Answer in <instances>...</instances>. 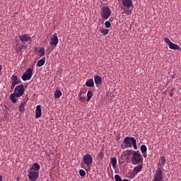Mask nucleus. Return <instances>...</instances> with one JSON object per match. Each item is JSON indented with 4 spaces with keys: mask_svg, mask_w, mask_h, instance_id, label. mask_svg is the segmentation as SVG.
<instances>
[{
    "mask_svg": "<svg viewBox=\"0 0 181 181\" xmlns=\"http://www.w3.org/2000/svg\"><path fill=\"white\" fill-rule=\"evenodd\" d=\"M15 46H22V43H21V41L19 40H16V45Z\"/></svg>",
    "mask_w": 181,
    "mask_h": 181,
    "instance_id": "f704fd0d",
    "label": "nucleus"
},
{
    "mask_svg": "<svg viewBox=\"0 0 181 181\" xmlns=\"http://www.w3.org/2000/svg\"><path fill=\"white\" fill-rule=\"evenodd\" d=\"M0 181H4V177H2V175H0Z\"/></svg>",
    "mask_w": 181,
    "mask_h": 181,
    "instance_id": "58836bf2",
    "label": "nucleus"
},
{
    "mask_svg": "<svg viewBox=\"0 0 181 181\" xmlns=\"http://www.w3.org/2000/svg\"><path fill=\"white\" fill-rule=\"evenodd\" d=\"M142 168H144L142 164H139V165H137L136 167H135L134 168V171L136 172V173H139V172H141V170H142Z\"/></svg>",
    "mask_w": 181,
    "mask_h": 181,
    "instance_id": "aec40b11",
    "label": "nucleus"
},
{
    "mask_svg": "<svg viewBox=\"0 0 181 181\" xmlns=\"http://www.w3.org/2000/svg\"><path fill=\"white\" fill-rule=\"evenodd\" d=\"M132 153H134V152H132V150H128L127 151V154L129 156L130 155H132Z\"/></svg>",
    "mask_w": 181,
    "mask_h": 181,
    "instance_id": "c9c22d12",
    "label": "nucleus"
},
{
    "mask_svg": "<svg viewBox=\"0 0 181 181\" xmlns=\"http://www.w3.org/2000/svg\"><path fill=\"white\" fill-rule=\"evenodd\" d=\"M11 80H12V81H21V79H19L18 78V76H16V75H13L11 76Z\"/></svg>",
    "mask_w": 181,
    "mask_h": 181,
    "instance_id": "bb28decb",
    "label": "nucleus"
},
{
    "mask_svg": "<svg viewBox=\"0 0 181 181\" xmlns=\"http://www.w3.org/2000/svg\"><path fill=\"white\" fill-rule=\"evenodd\" d=\"M32 76H33V69L30 68L23 74L21 78L23 81H28L32 78Z\"/></svg>",
    "mask_w": 181,
    "mask_h": 181,
    "instance_id": "6e6552de",
    "label": "nucleus"
},
{
    "mask_svg": "<svg viewBox=\"0 0 181 181\" xmlns=\"http://www.w3.org/2000/svg\"><path fill=\"white\" fill-rule=\"evenodd\" d=\"M164 42H165V43H167V45H168V46H170V44L172 43L170 40H169V38H168V37L164 38Z\"/></svg>",
    "mask_w": 181,
    "mask_h": 181,
    "instance_id": "c756f323",
    "label": "nucleus"
},
{
    "mask_svg": "<svg viewBox=\"0 0 181 181\" xmlns=\"http://www.w3.org/2000/svg\"><path fill=\"white\" fill-rule=\"evenodd\" d=\"M85 86L86 87H94V80L93 78L87 79Z\"/></svg>",
    "mask_w": 181,
    "mask_h": 181,
    "instance_id": "dca6fc26",
    "label": "nucleus"
},
{
    "mask_svg": "<svg viewBox=\"0 0 181 181\" xmlns=\"http://www.w3.org/2000/svg\"><path fill=\"white\" fill-rule=\"evenodd\" d=\"M59 44V37H57V34L54 33L51 36V39L49 40V45L51 46H54V47H56L57 45Z\"/></svg>",
    "mask_w": 181,
    "mask_h": 181,
    "instance_id": "9b49d317",
    "label": "nucleus"
},
{
    "mask_svg": "<svg viewBox=\"0 0 181 181\" xmlns=\"http://www.w3.org/2000/svg\"><path fill=\"white\" fill-rule=\"evenodd\" d=\"M91 97H93V92L88 90L87 93V101H90V100H91Z\"/></svg>",
    "mask_w": 181,
    "mask_h": 181,
    "instance_id": "a878e982",
    "label": "nucleus"
},
{
    "mask_svg": "<svg viewBox=\"0 0 181 181\" xmlns=\"http://www.w3.org/2000/svg\"><path fill=\"white\" fill-rule=\"evenodd\" d=\"M22 43H32V37L28 34H23L18 37Z\"/></svg>",
    "mask_w": 181,
    "mask_h": 181,
    "instance_id": "1a4fd4ad",
    "label": "nucleus"
},
{
    "mask_svg": "<svg viewBox=\"0 0 181 181\" xmlns=\"http://www.w3.org/2000/svg\"><path fill=\"white\" fill-rule=\"evenodd\" d=\"M45 63H46V57H44L37 62V67H42L45 65Z\"/></svg>",
    "mask_w": 181,
    "mask_h": 181,
    "instance_id": "f3484780",
    "label": "nucleus"
},
{
    "mask_svg": "<svg viewBox=\"0 0 181 181\" xmlns=\"http://www.w3.org/2000/svg\"><path fill=\"white\" fill-rule=\"evenodd\" d=\"M115 180H116V181H122V178H121V176H119V175H115Z\"/></svg>",
    "mask_w": 181,
    "mask_h": 181,
    "instance_id": "c85d7f7f",
    "label": "nucleus"
},
{
    "mask_svg": "<svg viewBox=\"0 0 181 181\" xmlns=\"http://www.w3.org/2000/svg\"><path fill=\"white\" fill-rule=\"evenodd\" d=\"M131 161L133 165H139V163L144 162V158L141 153H138V151H133V156Z\"/></svg>",
    "mask_w": 181,
    "mask_h": 181,
    "instance_id": "423d86ee",
    "label": "nucleus"
},
{
    "mask_svg": "<svg viewBox=\"0 0 181 181\" xmlns=\"http://www.w3.org/2000/svg\"><path fill=\"white\" fill-rule=\"evenodd\" d=\"M38 54L40 57H43V56H45V48L40 47V49L38 51Z\"/></svg>",
    "mask_w": 181,
    "mask_h": 181,
    "instance_id": "4be33fe9",
    "label": "nucleus"
},
{
    "mask_svg": "<svg viewBox=\"0 0 181 181\" xmlns=\"http://www.w3.org/2000/svg\"><path fill=\"white\" fill-rule=\"evenodd\" d=\"M140 151L144 156V158H146L148 155H146V152L148 151V148L145 145H141L140 147Z\"/></svg>",
    "mask_w": 181,
    "mask_h": 181,
    "instance_id": "ddd939ff",
    "label": "nucleus"
},
{
    "mask_svg": "<svg viewBox=\"0 0 181 181\" xmlns=\"http://www.w3.org/2000/svg\"><path fill=\"white\" fill-rule=\"evenodd\" d=\"M79 175L80 176H82V177L86 176V171H84V170H80Z\"/></svg>",
    "mask_w": 181,
    "mask_h": 181,
    "instance_id": "2f4dec72",
    "label": "nucleus"
},
{
    "mask_svg": "<svg viewBox=\"0 0 181 181\" xmlns=\"http://www.w3.org/2000/svg\"><path fill=\"white\" fill-rule=\"evenodd\" d=\"M40 170V165L35 163L28 170V178L31 181H36L39 179V171Z\"/></svg>",
    "mask_w": 181,
    "mask_h": 181,
    "instance_id": "f03ea898",
    "label": "nucleus"
},
{
    "mask_svg": "<svg viewBox=\"0 0 181 181\" xmlns=\"http://www.w3.org/2000/svg\"><path fill=\"white\" fill-rule=\"evenodd\" d=\"M122 4L123 5L122 8L124 10V13H126V15H131L132 11L129 9H131L133 5L132 0H122Z\"/></svg>",
    "mask_w": 181,
    "mask_h": 181,
    "instance_id": "20e7f679",
    "label": "nucleus"
},
{
    "mask_svg": "<svg viewBox=\"0 0 181 181\" xmlns=\"http://www.w3.org/2000/svg\"><path fill=\"white\" fill-rule=\"evenodd\" d=\"M94 81H95V84H96V86H100V84H103V79L101 78V76H95Z\"/></svg>",
    "mask_w": 181,
    "mask_h": 181,
    "instance_id": "4468645a",
    "label": "nucleus"
},
{
    "mask_svg": "<svg viewBox=\"0 0 181 181\" xmlns=\"http://www.w3.org/2000/svg\"><path fill=\"white\" fill-rule=\"evenodd\" d=\"M24 93L25 86L23 84L18 85L14 88V92L10 95L9 98L15 104L18 101L16 98L22 97Z\"/></svg>",
    "mask_w": 181,
    "mask_h": 181,
    "instance_id": "f257e3e1",
    "label": "nucleus"
},
{
    "mask_svg": "<svg viewBox=\"0 0 181 181\" xmlns=\"http://www.w3.org/2000/svg\"><path fill=\"white\" fill-rule=\"evenodd\" d=\"M60 97H62V91H60V90H56L54 93V98L57 99L60 98Z\"/></svg>",
    "mask_w": 181,
    "mask_h": 181,
    "instance_id": "412c9836",
    "label": "nucleus"
},
{
    "mask_svg": "<svg viewBox=\"0 0 181 181\" xmlns=\"http://www.w3.org/2000/svg\"><path fill=\"white\" fill-rule=\"evenodd\" d=\"M117 141H119V139H117Z\"/></svg>",
    "mask_w": 181,
    "mask_h": 181,
    "instance_id": "37998d69",
    "label": "nucleus"
},
{
    "mask_svg": "<svg viewBox=\"0 0 181 181\" xmlns=\"http://www.w3.org/2000/svg\"><path fill=\"white\" fill-rule=\"evenodd\" d=\"M111 8L107 6H103L100 9V16L103 21H107L111 16Z\"/></svg>",
    "mask_w": 181,
    "mask_h": 181,
    "instance_id": "39448f33",
    "label": "nucleus"
},
{
    "mask_svg": "<svg viewBox=\"0 0 181 181\" xmlns=\"http://www.w3.org/2000/svg\"><path fill=\"white\" fill-rule=\"evenodd\" d=\"M110 163L112 164V166L113 169H115V166H117V158H112L110 160Z\"/></svg>",
    "mask_w": 181,
    "mask_h": 181,
    "instance_id": "5701e85b",
    "label": "nucleus"
},
{
    "mask_svg": "<svg viewBox=\"0 0 181 181\" xmlns=\"http://www.w3.org/2000/svg\"><path fill=\"white\" fill-rule=\"evenodd\" d=\"M98 158H100V159H103V158H104V153L103 151H100L98 153Z\"/></svg>",
    "mask_w": 181,
    "mask_h": 181,
    "instance_id": "72a5a7b5",
    "label": "nucleus"
},
{
    "mask_svg": "<svg viewBox=\"0 0 181 181\" xmlns=\"http://www.w3.org/2000/svg\"><path fill=\"white\" fill-rule=\"evenodd\" d=\"M100 33L105 36V35H108V33H110V30L103 28L102 30H100Z\"/></svg>",
    "mask_w": 181,
    "mask_h": 181,
    "instance_id": "393cba45",
    "label": "nucleus"
},
{
    "mask_svg": "<svg viewBox=\"0 0 181 181\" xmlns=\"http://www.w3.org/2000/svg\"><path fill=\"white\" fill-rule=\"evenodd\" d=\"M78 98L81 101H84V100H86V93L81 90L78 93Z\"/></svg>",
    "mask_w": 181,
    "mask_h": 181,
    "instance_id": "6ab92c4d",
    "label": "nucleus"
},
{
    "mask_svg": "<svg viewBox=\"0 0 181 181\" xmlns=\"http://www.w3.org/2000/svg\"><path fill=\"white\" fill-rule=\"evenodd\" d=\"M21 83H22V81H13L11 84L16 87L18 84H21Z\"/></svg>",
    "mask_w": 181,
    "mask_h": 181,
    "instance_id": "473e14b6",
    "label": "nucleus"
},
{
    "mask_svg": "<svg viewBox=\"0 0 181 181\" xmlns=\"http://www.w3.org/2000/svg\"><path fill=\"white\" fill-rule=\"evenodd\" d=\"M170 49L172 50H181L180 46H179L177 44H175L173 42H171L170 44V46H168Z\"/></svg>",
    "mask_w": 181,
    "mask_h": 181,
    "instance_id": "2eb2a0df",
    "label": "nucleus"
},
{
    "mask_svg": "<svg viewBox=\"0 0 181 181\" xmlns=\"http://www.w3.org/2000/svg\"><path fill=\"white\" fill-rule=\"evenodd\" d=\"M35 52H37V47L35 48Z\"/></svg>",
    "mask_w": 181,
    "mask_h": 181,
    "instance_id": "79ce46f5",
    "label": "nucleus"
},
{
    "mask_svg": "<svg viewBox=\"0 0 181 181\" xmlns=\"http://www.w3.org/2000/svg\"><path fill=\"white\" fill-rule=\"evenodd\" d=\"M175 76H176V74H173V75L172 76V78H175Z\"/></svg>",
    "mask_w": 181,
    "mask_h": 181,
    "instance_id": "a19ab883",
    "label": "nucleus"
},
{
    "mask_svg": "<svg viewBox=\"0 0 181 181\" xmlns=\"http://www.w3.org/2000/svg\"><path fill=\"white\" fill-rule=\"evenodd\" d=\"M13 88H15V86L14 85H12V83H11V90H13Z\"/></svg>",
    "mask_w": 181,
    "mask_h": 181,
    "instance_id": "4c0bfd02",
    "label": "nucleus"
},
{
    "mask_svg": "<svg viewBox=\"0 0 181 181\" xmlns=\"http://www.w3.org/2000/svg\"><path fill=\"white\" fill-rule=\"evenodd\" d=\"M1 71H2V66L1 65H0V76L1 74Z\"/></svg>",
    "mask_w": 181,
    "mask_h": 181,
    "instance_id": "ea45409f",
    "label": "nucleus"
},
{
    "mask_svg": "<svg viewBox=\"0 0 181 181\" xmlns=\"http://www.w3.org/2000/svg\"><path fill=\"white\" fill-rule=\"evenodd\" d=\"M153 181H165L163 180V172L162 168L158 167L154 173Z\"/></svg>",
    "mask_w": 181,
    "mask_h": 181,
    "instance_id": "0eeeda50",
    "label": "nucleus"
},
{
    "mask_svg": "<svg viewBox=\"0 0 181 181\" xmlns=\"http://www.w3.org/2000/svg\"><path fill=\"white\" fill-rule=\"evenodd\" d=\"M105 28H111V23L108 21L105 22Z\"/></svg>",
    "mask_w": 181,
    "mask_h": 181,
    "instance_id": "7c9ffc66",
    "label": "nucleus"
},
{
    "mask_svg": "<svg viewBox=\"0 0 181 181\" xmlns=\"http://www.w3.org/2000/svg\"><path fill=\"white\" fill-rule=\"evenodd\" d=\"M26 104H27L26 102H21L18 107V111L20 112H23L25 111V107H26Z\"/></svg>",
    "mask_w": 181,
    "mask_h": 181,
    "instance_id": "a211bd4d",
    "label": "nucleus"
},
{
    "mask_svg": "<svg viewBox=\"0 0 181 181\" xmlns=\"http://www.w3.org/2000/svg\"><path fill=\"white\" fill-rule=\"evenodd\" d=\"M124 158L127 159V160H129V156H128L127 153L124 154Z\"/></svg>",
    "mask_w": 181,
    "mask_h": 181,
    "instance_id": "e433bc0d",
    "label": "nucleus"
},
{
    "mask_svg": "<svg viewBox=\"0 0 181 181\" xmlns=\"http://www.w3.org/2000/svg\"><path fill=\"white\" fill-rule=\"evenodd\" d=\"M35 117L36 118H40V117H42V107H40V105H37L36 107Z\"/></svg>",
    "mask_w": 181,
    "mask_h": 181,
    "instance_id": "f8f14e48",
    "label": "nucleus"
},
{
    "mask_svg": "<svg viewBox=\"0 0 181 181\" xmlns=\"http://www.w3.org/2000/svg\"><path fill=\"white\" fill-rule=\"evenodd\" d=\"M83 163L87 166H91L93 165V156L90 154H86L83 156Z\"/></svg>",
    "mask_w": 181,
    "mask_h": 181,
    "instance_id": "9d476101",
    "label": "nucleus"
},
{
    "mask_svg": "<svg viewBox=\"0 0 181 181\" xmlns=\"http://www.w3.org/2000/svg\"><path fill=\"white\" fill-rule=\"evenodd\" d=\"M123 142L125 148H132L133 146L135 151L138 149V146H136V139L134 137H126Z\"/></svg>",
    "mask_w": 181,
    "mask_h": 181,
    "instance_id": "7ed1b4c3",
    "label": "nucleus"
},
{
    "mask_svg": "<svg viewBox=\"0 0 181 181\" xmlns=\"http://www.w3.org/2000/svg\"><path fill=\"white\" fill-rule=\"evenodd\" d=\"M22 47H23V45H17L14 47V49L16 52L19 53V52H22Z\"/></svg>",
    "mask_w": 181,
    "mask_h": 181,
    "instance_id": "b1692460",
    "label": "nucleus"
},
{
    "mask_svg": "<svg viewBox=\"0 0 181 181\" xmlns=\"http://www.w3.org/2000/svg\"><path fill=\"white\" fill-rule=\"evenodd\" d=\"M160 162L163 166H165V163H166V158L165 156H162L160 158Z\"/></svg>",
    "mask_w": 181,
    "mask_h": 181,
    "instance_id": "cd10ccee",
    "label": "nucleus"
}]
</instances>
